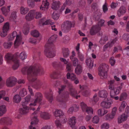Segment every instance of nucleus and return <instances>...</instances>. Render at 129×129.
Segmentation results:
<instances>
[{
	"label": "nucleus",
	"mask_w": 129,
	"mask_h": 129,
	"mask_svg": "<svg viewBox=\"0 0 129 129\" xmlns=\"http://www.w3.org/2000/svg\"><path fill=\"white\" fill-rule=\"evenodd\" d=\"M5 58L7 62H8L10 60H12L14 63L12 68L14 70H16L19 66V60L17 58H14V56L9 53H7L5 56Z\"/></svg>",
	"instance_id": "nucleus-1"
},
{
	"label": "nucleus",
	"mask_w": 129,
	"mask_h": 129,
	"mask_svg": "<svg viewBox=\"0 0 129 129\" xmlns=\"http://www.w3.org/2000/svg\"><path fill=\"white\" fill-rule=\"evenodd\" d=\"M108 67V66L105 64L102 63L100 65L99 68V75L101 78H106L107 77V71Z\"/></svg>",
	"instance_id": "nucleus-2"
},
{
	"label": "nucleus",
	"mask_w": 129,
	"mask_h": 129,
	"mask_svg": "<svg viewBox=\"0 0 129 129\" xmlns=\"http://www.w3.org/2000/svg\"><path fill=\"white\" fill-rule=\"evenodd\" d=\"M59 94L56 98L57 100L59 102H65L69 97V94L67 92L59 93Z\"/></svg>",
	"instance_id": "nucleus-3"
},
{
	"label": "nucleus",
	"mask_w": 129,
	"mask_h": 129,
	"mask_svg": "<svg viewBox=\"0 0 129 129\" xmlns=\"http://www.w3.org/2000/svg\"><path fill=\"white\" fill-rule=\"evenodd\" d=\"M17 80V79L14 77H9L6 80V85L8 87H12L15 85Z\"/></svg>",
	"instance_id": "nucleus-4"
},
{
	"label": "nucleus",
	"mask_w": 129,
	"mask_h": 129,
	"mask_svg": "<svg viewBox=\"0 0 129 129\" xmlns=\"http://www.w3.org/2000/svg\"><path fill=\"white\" fill-rule=\"evenodd\" d=\"M34 66H30L29 68L25 67L22 69V71L23 74L27 73L28 75L33 76V74L36 75L37 73L34 72Z\"/></svg>",
	"instance_id": "nucleus-5"
},
{
	"label": "nucleus",
	"mask_w": 129,
	"mask_h": 129,
	"mask_svg": "<svg viewBox=\"0 0 129 129\" xmlns=\"http://www.w3.org/2000/svg\"><path fill=\"white\" fill-rule=\"evenodd\" d=\"M11 35L12 36H13L14 38L16 37V39L14 43V45L15 47L16 48L21 44L22 40L21 37L20 35H18L17 32L16 31H13Z\"/></svg>",
	"instance_id": "nucleus-6"
},
{
	"label": "nucleus",
	"mask_w": 129,
	"mask_h": 129,
	"mask_svg": "<svg viewBox=\"0 0 129 129\" xmlns=\"http://www.w3.org/2000/svg\"><path fill=\"white\" fill-rule=\"evenodd\" d=\"M40 108V106H39L37 109V110L32 114L31 121V124L32 125H35L37 124L39 121V120L37 118V116H35V115L37 113L38 111L39 110Z\"/></svg>",
	"instance_id": "nucleus-7"
},
{
	"label": "nucleus",
	"mask_w": 129,
	"mask_h": 129,
	"mask_svg": "<svg viewBox=\"0 0 129 129\" xmlns=\"http://www.w3.org/2000/svg\"><path fill=\"white\" fill-rule=\"evenodd\" d=\"M64 28L62 30L65 33H67L71 30L72 25L71 21H67L64 22Z\"/></svg>",
	"instance_id": "nucleus-8"
},
{
	"label": "nucleus",
	"mask_w": 129,
	"mask_h": 129,
	"mask_svg": "<svg viewBox=\"0 0 129 129\" xmlns=\"http://www.w3.org/2000/svg\"><path fill=\"white\" fill-rule=\"evenodd\" d=\"M112 103V102L111 100L104 101L101 103L100 106L104 108L109 109L111 107Z\"/></svg>",
	"instance_id": "nucleus-9"
},
{
	"label": "nucleus",
	"mask_w": 129,
	"mask_h": 129,
	"mask_svg": "<svg viewBox=\"0 0 129 129\" xmlns=\"http://www.w3.org/2000/svg\"><path fill=\"white\" fill-rule=\"evenodd\" d=\"M101 29V28L99 25H95L92 27L91 28L90 33L91 35H94Z\"/></svg>",
	"instance_id": "nucleus-10"
},
{
	"label": "nucleus",
	"mask_w": 129,
	"mask_h": 129,
	"mask_svg": "<svg viewBox=\"0 0 129 129\" xmlns=\"http://www.w3.org/2000/svg\"><path fill=\"white\" fill-rule=\"evenodd\" d=\"M9 28V24L8 22H6L4 25L3 28V31L1 33V36L2 37H4L7 35V32Z\"/></svg>",
	"instance_id": "nucleus-11"
},
{
	"label": "nucleus",
	"mask_w": 129,
	"mask_h": 129,
	"mask_svg": "<svg viewBox=\"0 0 129 129\" xmlns=\"http://www.w3.org/2000/svg\"><path fill=\"white\" fill-rule=\"evenodd\" d=\"M35 11L34 10H31L26 15L25 19L27 21H29L32 20L34 18Z\"/></svg>",
	"instance_id": "nucleus-12"
},
{
	"label": "nucleus",
	"mask_w": 129,
	"mask_h": 129,
	"mask_svg": "<svg viewBox=\"0 0 129 129\" xmlns=\"http://www.w3.org/2000/svg\"><path fill=\"white\" fill-rule=\"evenodd\" d=\"M68 86L69 91L70 95L73 97H75L76 95L77 94V90L73 87L71 84H69Z\"/></svg>",
	"instance_id": "nucleus-13"
},
{
	"label": "nucleus",
	"mask_w": 129,
	"mask_h": 129,
	"mask_svg": "<svg viewBox=\"0 0 129 129\" xmlns=\"http://www.w3.org/2000/svg\"><path fill=\"white\" fill-rule=\"evenodd\" d=\"M121 88L122 87L120 86L117 88H114L113 90H111L110 92V96H112L113 97L114 96H115L118 94Z\"/></svg>",
	"instance_id": "nucleus-14"
},
{
	"label": "nucleus",
	"mask_w": 129,
	"mask_h": 129,
	"mask_svg": "<svg viewBox=\"0 0 129 129\" xmlns=\"http://www.w3.org/2000/svg\"><path fill=\"white\" fill-rule=\"evenodd\" d=\"M117 40V38H115L113 40L111 41L108 42L105 45H104L103 47V50L105 51L108 47L110 48L112 47L114 44L116 42Z\"/></svg>",
	"instance_id": "nucleus-15"
},
{
	"label": "nucleus",
	"mask_w": 129,
	"mask_h": 129,
	"mask_svg": "<svg viewBox=\"0 0 129 129\" xmlns=\"http://www.w3.org/2000/svg\"><path fill=\"white\" fill-rule=\"evenodd\" d=\"M34 72L37 73L36 74H33V76L37 75L39 73L42 75L44 74L45 72L44 71L41 67L38 66H34Z\"/></svg>",
	"instance_id": "nucleus-16"
},
{
	"label": "nucleus",
	"mask_w": 129,
	"mask_h": 129,
	"mask_svg": "<svg viewBox=\"0 0 129 129\" xmlns=\"http://www.w3.org/2000/svg\"><path fill=\"white\" fill-rule=\"evenodd\" d=\"M40 117L43 119L48 120L50 118L51 115L49 113L44 112H42L40 113Z\"/></svg>",
	"instance_id": "nucleus-17"
},
{
	"label": "nucleus",
	"mask_w": 129,
	"mask_h": 129,
	"mask_svg": "<svg viewBox=\"0 0 129 129\" xmlns=\"http://www.w3.org/2000/svg\"><path fill=\"white\" fill-rule=\"evenodd\" d=\"M128 116L125 114H123L119 116L117 119L118 122V123H120L123 121H126Z\"/></svg>",
	"instance_id": "nucleus-18"
},
{
	"label": "nucleus",
	"mask_w": 129,
	"mask_h": 129,
	"mask_svg": "<svg viewBox=\"0 0 129 129\" xmlns=\"http://www.w3.org/2000/svg\"><path fill=\"white\" fill-rule=\"evenodd\" d=\"M49 5V3L47 0H46L45 1H43L41 6L40 8V9L44 11L47 10L48 7Z\"/></svg>",
	"instance_id": "nucleus-19"
},
{
	"label": "nucleus",
	"mask_w": 129,
	"mask_h": 129,
	"mask_svg": "<svg viewBox=\"0 0 129 129\" xmlns=\"http://www.w3.org/2000/svg\"><path fill=\"white\" fill-rule=\"evenodd\" d=\"M60 3L59 1L54 2L52 4L51 7L52 8L55 10H57L59 8Z\"/></svg>",
	"instance_id": "nucleus-20"
},
{
	"label": "nucleus",
	"mask_w": 129,
	"mask_h": 129,
	"mask_svg": "<svg viewBox=\"0 0 129 129\" xmlns=\"http://www.w3.org/2000/svg\"><path fill=\"white\" fill-rule=\"evenodd\" d=\"M23 108H21L19 110V113L22 115H25L28 112V108L27 106H23V104H22Z\"/></svg>",
	"instance_id": "nucleus-21"
},
{
	"label": "nucleus",
	"mask_w": 129,
	"mask_h": 129,
	"mask_svg": "<svg viewBox=\"0 0 129 129\" xmlns=\"http://www.w3.org/2000/svg\"><path fill=\"white\" fill-rule=\"evenodd\" d=\"M83 68L81 65H78L75 69V73L77 75L81 74Z\"/></svg>",
	"instance_id": "nucleus-22"
},
{
	"label": "nucleus",
	"mask_w": 129,
	"mask_h": 129,
	"mask_svg": "<svg viewBox=\"0 0 129 129\" xmlns=\"http://www.w3.org/2000/svg\"><path fill=\"white\" fill-rule=\"evenodd\" d=\"M21 99V98L19 95L16 94L13 96V101L15 103H18L20 102Z\"/></svg>",
	"instance_id": "nucleus-23"
},
{
	"label": "nucleus",
	"mask_w": 129,
	"mask_h": 129,
	"mask_svg": "<svg viewBox=\"0 0 129 129\" xmlns=\"http://www.w3.org/2000/svg\"><path fill=\"white\" fill-rule=\"evenodd\" d=\"M67 78L68 79H71L72 81H74L77 78L76 75L73 74H70L69 73H68L67 75Z\"/></svg>",
	"instance_id": "nucleus-24"
},
{
	"label": "nucleus",
	"mask_w": 129,
	"mask_h": 129,
	"mask_svg": "<svg viewBox=\"0 0 129 129\" xmlns=\"http://www.w3.org/2000/svg\"><path fill=\"white\" fill-rule=\"evenodd\" d=\"M69 53L70 51L68 48L63 49L62 53L64 57L67 58L68 57L69 54Z\"/></svg>",
	"instance_id": "nucleus-25"
},
{
	"label": "nucleus",
	"mask_w": 129,
	"mask_h": 129,
	"mask_svg": "<svg viewBox=\"0 0 129 129\" xmlns=\"http://www.w3.org/2000/svg\"><path fill=\"white\" fill-rule=\"evenodd\" d=\"M29 10V9L27 7L24 8L21 7L20 9V11L21 14L24 15L26 14Z\"/></svg>",
	"instance_id": "nucleus-26"
},
{
	"label": "nucleus",
	"mask_w": 129,
	"mask_h": 129,
	"mask_svg": "<svg viewBox=\"0 0 129 129\" xmlns=\"http://www.w3.org/2000/svg\"><path fill=\"white\" fill-rule=\"evenodd\" d=\"M107 91L105 90L100 91L99 92V96L100 97L102 98H106L107 96Z\"/></svg>",
	"instance_id": "nucleus-27"
},
{
	"label": "nucleus",
	"mask_w": 129,
	"mask_h": 129,
	"mask_svg": "<svg viewBox=\"0 0 129 129\" xmlns=\"http://www.w3.org/2000/svg\"><path fill=\"white\" fill-rule=\"evenodd\" d=\"M125 8L124 7H121L118 11V14L119 17L123 15L125 12Z\"/></svg>",
	"instance_id": "nucleus-28"
},
{
	"label": "nucleus",
	"mask_w": 129,
	"mask_h": 129,
	"mask_svg": "<svg viewBox=\"0 0 129 129\" xmlns=\"http://www.w3.org/2000/svg\"><path fill=\"white\" fill-rule=\"evenodd\" d=\"M6 111V107L5 105L0 106V116H2Z\"/></svg>",
	"instance_id": "nucleus-29"
},
{
	"label": "nucleus",
	"mask_w": 129,
	"mask_h": 129,
	"mask_svg": "<svg viewBox=\"0 0 129 129\" xmlns=\"http://www.w3.org/2000/svg\"><path fill=\"white\" fill-rule=\"evenodd\" d=\"M87 65L88 66L89 68L91 69L93 66V61L90 59L89 58L86 60L85 61Z\"/></svg>",
	"instance_id": "nucleus-30"
},
{
	"label": "nucleus",
	"mask_w": 129,
	"mask_h": 129,
	"mask_svg": "<svg viewBox=\"0 0 129 129\" xmlns=\"http://www.w3.org/2000/svg\"><path fill=\"white\" fill-rule=\"evenodd\" d=\"M64 115V113L61 110H56L55 112L54 115L56 117H61Z\"/></svg>",
	"instance_id": "nucleus-31"
},
{
	"label": "nucleus",
	"mask_w": 129,
	"mask_h": 129,
	"mask_svg": "<svg viewBox=\"0 0 129 129\" xmlns=\"http://www.w3.org/2000/svg\"><path fill=\"white\" fill-rule=\"evenodd\" d=\"M46 97L47 99L50 103H51L53 100V94L52 92L47 94L46 95Z\"/></svg>",
	"instance_id": "nucleus-32"
},
{
	"label": "nucleus",
	"mask_w": 129,
	"mask_h": 129,
	"mask_svg": "<svg viewBox=\"0 0 129 129\" xmlns=\"http://www.w3.org/2000/svg\"><path fill=\"white\" fill-rule=\"evenodd\" d=\"M127 105V103L125 101H123L121 103V105H120L119 110V111L120 112H122L123 111L125 107Z\"/></svg>",
	"instance_id": "nucleus-33"
},
{
	"label": "nucleus",
	"mask_w": 129,
	"mask_h": 129,
	"mask_svg": "<svg viewBox=\"0 0 129 129\" xmlns=\"http://www.w3.org/2000/svg\"><path fill=\"white\" fill-rule=\"evenodd\" d=\"M27 55L25 52L23 51L20 53L19 57L20 59L23 60L27 58Z\"/></svg>",
	"instance_id": "nucleus-34"
},
{
	"label": "nucleus",
	"mask_w": 129,
	"mask_h": 129,
	"mask_svg": "<svg viewBox=\"0 0 129 129\" xmlns=\"http://www.w3.org/2000/svg\"><path fill=\"white\" fill-rule=\"evenodd\" d=\"M76 123V119L75 117L71 118L69 120V123L71 125H75Z\"/></svg>",
	"instance_id": "nucleus-35"
},
{
	"label": "nucleus",
	"mask_w": 129,
	"mask_h": 129,
	"mask_svg": "<svg viewBox=\"0 0 129 129\" xmlns=\"http://www.w3.org/2000/svg\"><path fill=\"white\" fill-rule=\"evenodd\" d=\"M108 40V37L106 36H104L100 41V43L102 44H104Z\"/></svg>",
	"instance_id": "nucleus-36"
},
{
	"label": "nucleus",
	"mask_w": 129,
	"mask_h": 129,
	"mask_svg": "<svg viewBox=\"0 0 129 129\" xmlns=\"http://www.w3.org/2000/svg\"><path fill=\"white\" fill-rule=\"evenodd\" d=\"M56 39V37L55 36H52L49 39L48 43L49 44H51L54 42L55 41Z\"/></svg>",
	"instance_id": "nucleus-37"
},
{
	"label": "nucleus",
	"mask_w": 129,
	"mask_h": 129,
	"mask_svg": "<svg viewBox=\"0 0 129 129\" xmlns=\"http://www.w3.org/2000/svg\"><path fill=\"white\" fill-rule=\"evenodd\" d=\"M27 94L26 89L24 88L22 89L20 91L19 94L22 97H24Z\"/></svg>",
	"instance_id": "nucleus-38"
},
{
	"label": "nucleus",
	"mask_w": 129,
	"mask_h": 129,
	"mask_svg": "<svg viewBox=\"0 0 129 129\" xmlns=\"http://www.w3.org/2000/svg\"><path fill=\"white\" fill-rule=\"evenodd\" d=\"M31 35L33 37H37L39 36V33L38 31L36 30L32 31L31 33Z\"/></svg>",
	"instance_id": "nucleus-39"
},
{
	"label": "nucleus",
	"mask_w": 129,
	"mask_h": 129,
	"mask_svg": "<svg viewBox=\"0 0 129 129\" xmlns=\"http://www.w3.org/2000/svg\"><path fill=\"white\" fill-rule=\"evenodd\" d=\"M27 3L30 7L33 8L35 7V3L33 0H27Z\"/></svg>",
	"instance_id": "nucleus-40"
},
{
	"label": "nucleus",
	"mask_w": 129,
	"mask_h": 129,
	"mask_svg": "<svg viewBox=\"0 0 129 129\" xmlns=\"http://www.w3.org/2000/svg\"><path fill=\"white\" fill-rule=\"evenodd\" d=\"M12 43L11 42H5L3 44V46L5 48H10Z\"/></svg>",
	"instance_id": "nucleus-41"
},
{
	"label": "nucleus",
	"mask_w": 129,
	"mask_h": 129,
	"mask_svg": "<svg viewBox=\"0 0 129 129\" xmlns=\"http://www.w3.org/2000/svg\"><path fill=\"white\" fill-rule=\"evenodd\" d=\"M72 61L73 66L74 67H77L78 65H81L80 64H78V60L76 57H75Z\"/></svg>",
	"instance_id": "nucleus-42"
},
{
	"label": "nucleus",
	"mask_w": 129,
	"mask_h": 129,
	"mask_svg": "<svg viewBox=\"0 0 129 129\" xmlns=\"http://www.w3.org/2000/svg\"><path fill=\"white\" fill-rule=\"evenodd\" d=\"M60 120L62 123L64 124L67 122V119L66 116L64 115L60 117Z\"/></svg>",
	"instance_id": "nucleus-43"
},
{
	"label": "nucleus",
	"mask_w": 129,
	"mask_h": 129,
	"mask_svg": "<svg viewBox=\"0 0 129 129\" xmlns=\"http://www.w3.org/2000/svg\"><path fill=\"white\" fill-rule=\"evenodd\" d=\"M5 124L7 125H11L12 123L11 119L9 117H5Z\"/></svg>",
	"instance_id": "nucleus-44"
},
{
	"label": "nucleus",
	"mask_w": 129,
	"mask_h": 129,
	"mask_svg": "<svg viewBox=\"0 0 129 129\" xmlns=\"http://www.w3.org/2000/svg\"><path fill=\"white\" fill-rule=\"evenodd\" d=\"M80 106L83 112H84L86 110V109L88 107L86 104L83 102L81 103Z\"/></svg>",
	"instance_id": "nucleus-45"
},
{
	"label": "nucleus",
	"mask_w": 129,
	"mask_h": 129,
	"mask_svg": "<svg viewBox=\"0 0 129 129\" xmlns=\"http://www.w3.org/2000/svg\"><path fill=\"white\" fill-rule=\"evenodd\" d=\"M78 57L80 60L83 61L84 60V57L83 55L79 51H78Z\"/></svg>",
	"instance_id": "nucleus-46"
},
{
	"label": "nucleus",
	"mask_w": 129,
	"mask_h": 129,
	"mask_svg": "<svg viewBox=\"0 0 129 129\" xmlns=\"http://www.w3.org/2000/svg\"><path fill=\"white\" fill-rule=\"evenodd\" d=\"M84 112L87 113L89 114H92L93 113V110L90 107H87Z\"/></svg>",
	"instance_id": "nucleus-47"
},
{
	"label": "nucleus",
	"mask_w": 129,
	"mask_h": 129,
	"mask_svg": "<svg viewBox=\"0 0 129 129\" xmlns=\"http://www.w3.org/2000/svg\"><path fill=\"white\" fill-rule=\"evenodd\" d=\"M39 100V99L35 97V99L34 100L33 103L30 104V105L31 106L32 105H33V106L36 105L37 103L40 102L42 101Z\"/></svg>",
	"instance_id": "nucleus-48"
},
{
	"label": "nucleus",
	"mask_w": 129,
	"mask_h": 129,
	"mask_svg": "<svg viewBox=\"0 0 129 129\" xmlns=\"http://www.w3.org/2000/svg\"><path fill=\"white\" fill-rule=\"evenodd\" d=\"M98 6L96 3H94L91 5L92 9L94 11H97L98 10Z\"/></svg>",
	"instance_id": "nucleus-49"
},
{
	"label": "nucleus",
	"mask_w": 129,
	"mask_h": 129,
	"mask_svg": "<svg viewBox=\"0 0 129 129\" xmlns=\"http://www.w3.org/2000/svg\"><path fill=\"white\" fill-rule=\"evenodd\" d=\"M106 119L107 120H111L113 119L114 117L112 115L108 114L105 116Z\"/></svg>",
	"instance_id": "nucleus-50"
},
{
	"label": "nucleus",
	"mask_w": 129,
	"mask_h": 129,
	"mask_svg": "<svg viewBox=\"0 0 129 129\" xmlns=\"http://www.w3.org/2000/svg\"><path fill=\"white\" fill-rule=\"evenodd\" d=\"M66 65V69L67 71L71 72L72 71V66L71 63H68Z\"/></svg>",
	"instance_id": "nucleus-51"
},
{
	"label": "nucleus",
	"mask_w": 129,
	"mask_h": 129,
	"mask_svg": "<svg viewBox=\"0 0 129 129\" xmlns=\"http://www.w3.org/2000/svg\"><path fill=\"white\" fill-rule=\"evenodd\" d=\"M99 98L96 94H95L92 99V101L95 103H96L99 100Z\"/></svg>",
	"instance_id": "nucleus-52"
},
{
	"label": "nucleus",
	"mask_w": 129,
	"mask_h": 129,
	"mask_svg": "<svg viewBox=\"0 0 129 129\" xmlns=\"http://www.w3.org/2000/svg\"><path fill=\"white\" fill-rule=\"evenodd\" d=\"M99 121V118L97 116H94L92 120V122L94 123H97Z\"/></svg>",
	"instance_id": "nucleus-53"
},
{
	"label": "nucleus",
	"mask_w": 129,
	"mask_h": 129,
	"mask_svg": "<svg viewBox=\"0 0 129 129\" xmlns=\"http://www.w3.org/2000/svg\"><path fill=\"white\" fill-rule=\"evenodd\" d=\"M104 23L105 21L104 20L101 19L98 21L97 25L101 27L104 26Z\"/></svg>",
	"instance_id": "nucleus-54"
},
{
	"label": "nucleus",
	"mask_w": 129,
	"mask_h": 129,
	"mask_svg": "<svg viewBox=\"0 0 129 129\" xmlns=\"http://www.w3.org/2000/svg\"><path fill=\"white\" fill-rule=\"evenodd\" d=\"M109 127V124L107 123L103 124L101 126L102 129H108Z\"/></svg>",
	"instance_id": "nucleus-55"
},
{
	"label": "nucleus",
	"mask_w": 129,
	"mask_h": 129,
	"mask_svg": "<svg viewBox=\"0 0 129 129\" xmlns=\"http://www.w3.org/2000/svg\"><path fill=\"white\" fill-rule=\"evenodd\" d=\"M35 97L39 99V100H42V95L41 93L37 92L35 94Z\"/></svg>",
	"instance_id": "nucleus-56"
},
{
	"label": "nucleus",
	"mask_w": 129,
	"mask_h": 129,
	"mask_svg": "<svg viewBox=\"0 0 129 129\" xmlns=\"http://www.w3.org/2000/svg\"><path fill=\"white\" fill-rule=\"evenodd\" d=\"M45 54L46 56L49 58H52L55 55L54 54H52V53L49 51L45 53Z\"/></svg>",
	"instance_id": "nucleus-57"
},
{
	"label": "nucleus",
	"mask_w": 129,
	"mask_h": 129,
	"mask_svg": "<svg viewBox=\"0 0 129 129\" xmlns=\"http://www.w3.org/2000/svg\"><path fill=\"white\" fill-rule=\"evenodd\" d=\"M127 94L126 93L124 92L122 93L120 96V100L121 101L123 99H126L127 97Z\"/></svg>",
	"instance_id": "nucleus-58"
},
{
	"label": "nucleus",
	"mask_w": 129,
	"mask_h": 129,
	"mask_svg": "<svg viewBox=\"0 0 129 129\" xmlns=\"http://www.w3.org/2000/svg\"><path fill=\"white\" fill-rule=\"evenodd\" d=\"M23 32L24 34L25 35H27L29 32V28L28 26L26 28L24 26V29L23 30Z\"/></svg>",
	"instance_id": "nucleus-59"
},
{
	"label": "nucleus",
	"mask_w": 129,
	"mask_h": 129,
	"mask_svg": "<svg viewBox=\"0 0 129 129\" xmlns=\"http://www.w3.org/2000/svg\"><path fill=\"white\" fill-rule=\"evenodd\" d=\"M1 10L3 14L5 16L7 15L8 12V10H7L6 8L5 7H3L1 8Z\"/></svg>",
	"instance_id": "nucleus-60"
},
{
	"label": "nucleus",
	"mask_w": 129,
	"mask_h": 129,
	"mask_svg": "<svg viewBox=\"0 0 129 129\" xmlns=\"http://www.w3.org/2000/svg\"><path fill=\"white\" fill-rule=\"evenodd\" d=\"M52 18L54 20H57L59 18L58 15L55 12H53L52 15Z\"/></svg>",
	"instance_id": "nucleus-61"
},
{
	"label": "nucleus",
	"mask_w": 129,
	"mask_h": 129,
	"mask_svg": "<svg viewBox=\"0 0 129 129\" xmlns=\"http://www.w3.org/2000/svg\"><path fill=\"white\" fill-rule=\"evenodd\" d=\"M122 38L124 40L127 41L129 39V35L127 34H124L123 35Z\"/></svg>",
	"instance_id": "nucleus-62"
},
{
	"label": "nucleus",
	"mask_w": 129,
	"mask_h": 129,
	"mask_svg": "<svg viewBox=\"0 0 129 129\" xmlns=\"http://www.w3.org/2000/svg\"><path fill=\"white\" fill-rule=\"evenodd\" d=\"M117 110V108L116 107H114L113 109L111 112L112 114L114 117L116 115Z\"/></svg>",
	"instance_id": "nucleus-63"
},
{
	"label": "nucleus",
	"mask_w": 129,
	"mask_h": 129,
	"mask_svg": "<svg viewBox=\"0 0 129 129\" xmlns=\"http://www.w3.org/2000/svg\"><path fill=\"white\" fill-rule=\"evenodd\" d=\"M90 91L89 90H87L83 92L82 95L84 96H87L90 94Z\"/></svg>",
	"instance_id": "nucleus-64"
}]
</instances>
